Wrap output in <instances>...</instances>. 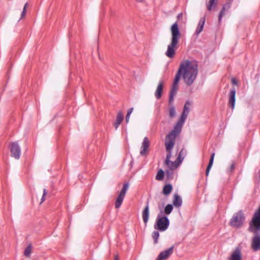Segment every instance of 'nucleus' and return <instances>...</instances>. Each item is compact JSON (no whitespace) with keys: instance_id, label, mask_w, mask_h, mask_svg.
<instances>
[{"instance_id":"nucleus-22","label":"nucleus","mask_w":260,"mask_h":260,"mask_svg":"<svg viewBox=\"0 0 260 260\" xmlns=\"http://www.w3.org/2000/svg\"><path fill=\"white\" fill-rule=\"evenodd\" d=\"M173 186L171 184L165 185L163 187L162 193L166 195H169L172 191Z\"/></svg>"},{"instance_id":"nucleus-17","label":"nucleus","mask_w":260,"mask_h":260,"mask_svg":"<svg viewBox=\"0 0 260 260\" xmlns=\"http://www.w3.org/2000/svg\"><path fill=\"white\" fill-rule=\"evenodd\" d=\"M182 201L179 194L176 193L174 195L173 204L176 207H179L182 205Z\"/></svg>"},{"instance_id":"nucleus-8","label":"nucleus","mask_w":260,"mask_h":260,"mask_svg":"<svg viewBox=\"0 0 260 260\" xmlns=\"http://www.w3.org/2000/svg\"><path fill=\"white\" fill-rule=\"evenodd\" d=\"M175 137H172V135H167L166 137L165 146L167 154H172V150L175 145Z\"/></svg>"},{"instance_id":"nucleus-35","label":"nucleus","mask_w":260,"mask_h":260,"mask_svg":"<svg viewBox=\"0 0 260 260\" xmlns=\"http://www.w3.org/2000/svg\"><path fill=\"white\" fill-rule=\"evenodd\" d=\"M224 9H225V5L223 6V7L222 8V9L220 12L219 17H218V21L219 22L221 21V18L224 14Z\"/></svg>"},{"instance_id":"nucleus-38","label":"nucleus","mask_w":260,"mask_h":260,"mask_svg":"<svg viewBox=\"0 0 260 260\" xmlns=\"http://www.w3.org/2000/svg\"><path fill=\"white\" fill-rule=\"evenodd\" d=\"M177 18H178V19H182V18H183V13H180L178 14V15H177Z\"/></svg>"},{"instance_id":"nucleus-10","label":"nucleus","mask_w":260,"mask_h":260,"mask_svg":"<svg viewBox=\"0 0 260 260\" xmlns=\"http://www.w3.org/2000/svg\"><path fill=\"white\" fill-rule=\"evenodd\" d=\"M174 246L160 252L155 260H165L169 257L173 252Z\"/></svg>"},{"instance_id":"nucleus-24","label":"nucleus","mask_w":260,"mask_h":260,"mask_svg":"<svg viewBox=\"0 0 260 260\" xmlns=\"http://www.w3.org/2000/svg\"><path fill=\"white\" fill-rule=\"evenodd\" d=\"M191 103L190 102L188 101H186L183 107V110L182 112L183 113L186 114L187 115L188 114L190 111V107L191 106Z\"/></svg>"},{"instance_id":"nucleus-20","label":"nucleus","mask_w":260,"mask_h":260,"mask_svg":"<svg viewBox=\"0 0 260 260\" xmlns=\"http://www.w3.org/2000/svg\"><path fill=\"white\" fill-rule=\"evenodd\" d=\"M214 156H215V152H212L211 155V156H210V160H209V164H208V165L207 166V167L206 168V176H208L209 172H210V169H211V167H212V166L213 165Z\"/></svg>"},{"instance_id":"nucleus-16","label":"nucleus","mask_w":260,"mask_h":260,"mask_svg":"<svg viewBox=\"0 0 260 260\" xmlns=\"http://www.w3.org/2000/svg\"><path fill=\"white\" fill-rule=\"evenodd\" d=\"M124 119L123 115L121 111L118 112L116 116V119L114 123V127L116 129L118 128L119 125L122 122Z\"/></svg>"},{"instance_id":"nucleus-26","label":"nucleus","mask_w":260,"mask_h":260,"mask_svg":"<svg viewBox=\"0 0 260 260\" xmlns=\"http://www.w3.org/2000/svg\"><path fill=\"white\" fill-rule=\"evenodd\" d=\"M174 170L167 169L166 170V176L168 180H172L173 178Z\"/></svg>"},{"instance_id":"nucleus-27","label":"nucleus","mask_w":260,"mask_h":260,"mask_svg":"<svg viewBox=\"0 0 260 260\" xmlns=\"http://www.w3.org/2000/svg\"><path fill=\"white\" fill-rule=\"evenodd\" d=\"M165 172L164 171L160 169L156 175L155 179L157 180H162L164 178Z\"/></svg>"},{"instance_id":"nucleus-43","label":"nucleus","mask_w":260,"mask_h":260,"mask_svg":"<svg viewBox=\"0 0 260 260\" xmlns=\"http://www.w3.org/2000/svg\"><path fill=\"white\" fill-rule=\"evenodd\" d=\"M114 260H119L118 256L117 255H115L114 257Z\"/></svg>"},{"instance_id":"nucleus-21","label":"nucleus","mask_w":260,"mask_h":260,"mask_svg":"<svg viewBox=\"0 0 260 260\" xmlns=\"http://www.w3.org/2000/svg\"><path fill=\"white\" fill-rule=\"evenodd\" d=\"M235 94H236V91L235 89L231 90L230 92V102L231 103V107L232 109V110H234L235 107Z\"/></svg>"},{"instance_id":"nucleus-33","label":"nucleus","mask_w":260,"mask_h":260,"mask_svg":"<svg viewBox=\"0 0 260 260\" xmlns=\"http://www.w3.org/2000/svg\"><path fill=\"white\" fill-rule=\"evenodd\" d=\"M216 5L215 0H209L207 4V9L210 11L212 7H215Z\"/></svg>"},{"instance_id":"nucleus-32","label":"nucleus","mask_w":260,"mask_h":260,"mask_svg":"<svg viewBox=\"0 0 260 260\" xmlns=\"http://www.w3.org/2000/svg\"><path fill=\"white\" fill-rule=\"evenodd\" d=\"M178 89H179L178 85L173 84L172 85L170 93H174V94H176Z\"/></svg>"},{"instance_id":"nucleus-44","label":"nucleus","mask_w":260,"mask_h":260,"mask_svg":"<svg viewBox=\"0 0 260 260\" xmlns=\"http://www.w3.org/2000/svg\"><path fill=\"white\" fill-rule=\"evenodd\" d=\"M231 168L232 170H233L234 169V164H232L231 166Z\"/></svg>"},{"instance_id":"nucleus-18","label":"nucleus","mask_w":260,"mask_h":260,"mask_svg":"<svg viewBox=\"0 0 260 260\" xmlns=\"http://www.w3.org/2000/svg\"><path fill=\"white\" fill-rule=\"evenodd\" d=\"M205 22V18L202 17L199 20V22L198 23V26L197 27L196 30V34L199 35L200 33L201 32V31L203 30L204 28V25Z\"/></svg>"},{"instance_id":"nucleus-34","label":"nucleus","mask_w":260,"mask_h":260,"mask_svg":"<svg viewBox=\"0 0 260 260\" xmlns=\"http://www.w3.org/2000/svg\"><path fill=\"white\" fill-rule=\"evenodd\" d=\"M176 95L174 93H170V94H169V105H171L172 106H173V103L174 102V96Z\"/></svg>"},{"instance_id":"nucleus-28","label":"nucleus","mask_w":260,"mask_h":260,"mask_svg":"<svg viewBox=\"0 0 260 260\" xmlns=\"http://www.w3.org/2000/svg\"><path fill=\"white\" fill-rule=\"evenodd\" d=\"M159 237V233L157 231H154L152 234V237L153 239V243L154 244H156L158 243V239Z\"/></svg>"},{"instance_id":"nucleus-2","label":"nucleus","mask_w":260,"mask_h":260,"mask_svg":"<svg viewBox=\"0 0 260 260\" xmlns=\"http://www.w3.org/2000/svg\"><path fill=\"white\" fill-rule=\"evenodd\" d=\"M171 43L168 46L165 54L167 57L172 58L174 57L176 50L178 48L179 39L181 38V33L177 22L171 26Z\"/></svg>"},{"instance_id":"nucleus-4","label":"nucleus","mask_w":260,"mask_h":260,"mask_svg":"<svg viewBox=\"0 0 260 260\" xmlns=\"http://www.w3.org/2000/svg\"><path fill=\"white\" fill-rule=\"evenodd\" d=\"M169 224L170 221L167 216L160 217L158 215L154 228L156 230L162 232L166 231L168 228Z\"/></svg>"},{"instance_id":"nucleus-11","label":"nucleus","mask_w":260,"mask_h":260,"mask_svg":"<svg viewBox=\"0 0 260 260\" xmlns=\"http://www.w3.org/2000/svg\"><path fill=\"white\" fill-rule=\"evenodd\" d=\"M171 155L170 154H167L165 164L168 166L169 169L175 170L180 165V163L176 160L175 161L170 160Z\"/></svg>"},{"instance_id":"nucleus-31","label":"nucleus","mask_w":260,"mask_h":260,"mask_svg":"<svg viewBox=\"0 0 260 260\" xmlns=\"http://www.w3.org/2000/svg\"><path fill=\"white\" fill-rule=\"evenodd\" d=\"M188 115L182 113L181 115L179 118V119L177 121V122H179V123L183 125L185 120L187 117Z\"/></svg>"},{"instance_id":"nucleus-15","label":"nucleus","mask_w":260,"mask_h":260,"mask_svg":"<svg viewBox=\"0 0 260 260\" xmlns=\"http://www.w3.org/2000/svg\"><path fill=\"white\" fill-rule=\"evenodd\" d=\"M230 260H242V254L239 248H237L231 254Z\"/></svg>"},{"instance_id":"nucleus-3","label":"nucleus","mask_w":260,"mask_h":260,"mask_svg":"<svg viewBox=\"0 0 260 260\" xmlns=\"http://www.w3.org/2000/svg\"><path fill=\"white\" fill-rule=\"evenodd\" d=\"M260 230V206L254 213L251 221L249 223V230L256 233Z\"/></svg>"},{"instance_id":"nucleus-23","label":"nucleus","mask_w":260,"mask_h":260,"mask_svg":"<svg viewBox=\"0 0 260 260\" xmlns=\"http://www.w3.org/2000/svg\"><path fill=\"white\" fill-rule=\"evenodd\" d=\"M185 154H186V150H184V148H182L181 150V151H180V153H179V155H178V157H177V158L176 159V160L180 164H181L182 162V161H183V160L184 159V155H185Z\"/></svg>"},{"instance_id":"nucleus-9","label":"nucleus","mask_w":260,"mask_h":260,"mask_svg":"<svg viewBox=\"0 0 260 260\" xmlns=\"http://www.w3.org/2000/svg\"><path fill=\"white\" fill-rule=\"evenodd\" d=\"M251 247L254 251L260 249V235L257 233L252 238Z\"/></svg>"},{"instance_id":"nucleus-6","label":"nucleus","mask_w":260,"mask_h":260,"mask_svg":"<svg viewBox=\"0 0 260 260\" xmlns=\"http://www.w3.org/2000/svg\"><path fill=\"white\" fill-rule=\"evenodd\" d=\"M244 219L243 213L239 212L232 218L230 221V224L234 227L239 228L243 224Z\"/></svg>"},{"instance_id":"nucleus-39","label":"nucleus","mask_w":260,"mask_h":260,"mask_svg":"<svg viewBox=\"0 0 260 260\" xmlns=\"http://www.w3.org/2000/svg\"><path fill=\"white\" fill-rule=\"evenodd\" d=\"M232 82L234 85H237V83H238L237 81L236 80V79L235 78L232 79Z\"/></svg>"},{"instance_id":"nucleus-25","label":"nucleus","mask_w":260,"mask_h":260,"mask_svg":"<svg viewBox=\"0 0 260 260\" xmlns=\"http://www.w3.org/2000/svg\"><path fill=\"white\" fill-rule=\"evenodd\" d=\"M31 250H32V245L31 244H29L25 248L24 251V255L27 257H29L30 256V253L31 252Z\"/></svg>"},{"instance_id":"nucleus-41","label":"nucleus","mask_w":260,"mask_h":260,"mask_svg":"<svg viewBox=\"0 0 260 260\" xmlns=\"http://www.w3.org/2000/svg\"><path fill=\"white\" fill-rule=\"evenodd\" d=\"M131 115L126 114V117H125V121L126 123H128L129 121V117Z\"/></svg>"},{"instance_id":"nucleus-29","label":"nucleus","mask_w":260,"mask_h":260,"mask_svg":"<svg viewBox=\"0 0 260 260\" xmlns=\"http://www.w3.org/2000/svg\"><path fill=\"white\" fill-rule=\"evenodd\" d=\"M169 117L171 118H174L176 115V110L174 106H171L169 108Z\"/></svg>"},{"instance_id":"nucleus-13","label":"nucleus","mask_w":260,"mask_h":260,"mask_svg":"<svg viewBox=\"0 0 260 260\" xmlns=\"http://www.w3.org/2000/svg\"><path fill=\"white\" fill-rule=\"evenodd\" d=\"M183 125L177 122L176 123L174 128L168 134L172 135V136L175 138L181 132Z\"/></svg>"},{"instance_id":"nucleus-42","label":"nucleus","mask_w":260,"mask_h":260,"mask_svg":"<svg viewBox=\"0 0 260 260\" xmlns=\"http://www.w3.org/2000/svg\"><path fill=\"white\" fill-rule=\"evenodd\" d=\"M149 200H148L146 202V206L145 207H148V208H149Z\"/></svg>"},{"instance_id":"nucleus-36","label":"nucleus","mask_w":260,"mask_h":260,"mask_svg":"<svg viewBox=\"0 0 260 260\" xmlns=\"http://www.w3.org/2000/svg\"><path fill=\"white\" fill-rule=\"evenodd\" d=\"M27 6V3H26L24 5V8L23 9V11L21 13V18L23 17L25 15Z\"/></svg>"},{"instance_id":"nucleus-40","label":"nucleus","mask_w":260,"mask_h":260,"mask_svg":"<svg viewBox=\"0 0 260 260\" xmlns=\"http://www.w3.org/2000/svg\"><path fill=\"white\" fill-rule=\"evenodd\" d=\"M133 108H129L127 111V114L131 115L133 111Z\"/></svg>"},{"instance_id":"nucleus-19","label":"nucleus","mask_w":260,"mask_h":260,"mask_svg":"<svg viewBox=\"0 0 260 260\" xmlns=\"http://www.w3.org/2000/svg\"><path fill=\"white\" fill-rule=\"evenodd\" d=\"M149 216V211L148 207H145L142 212V217L144 222L145 224H147Z\"/></svg>"},{"instance_id":"nucleus-7","label":"nucleus","mask_w":260,"mask_h":260,"mask_svg":"<svg viewBox=\"0 0 260 260\" xmlns=\"http://www.w3.org/2000/svg\"><path fill=\"white\" fill-rule=\"evenodd\" d=\"M9 148L11 156L16 159H19L21 154V148L18 143L17 142L11 143Z\"/></svg>"},{"instance_id":"nucleus-14","label":"nucleus","mask_w":260,"mask_h":260,"mask_svg":"<svg viewBox=\"0 0 260 260\" xmlns=\"http://www.w3.org/2000/svg\"><path fill=\"white\" fill-rule=\"evenodd\" d=\"M164 87V81L163 80L159 81L156 91L155 92V96L156 99L159 100L162 96V93Z\"/></svg>"},{"instance_id":"nucleus-1","label":"nucleus","mask_w":260,"mask_h":260,"mask_svg":"<svg viewBox=\"0 0 260 260\" xmlns=\"http://www.w3.org/2000/svg\"><path fill=\"white\" fill-rule=\"evenodd\" d=\"M198 73V64L196 60H184L181 62L173 84L178 85L180 76L185 84L190 86L195 81Z\"/></svg>"},{"instance_id":"nucleus-12","label":"nucleus","mask_w":260,"mask_h":260,"mask_svg":"<svg viewBox=\"0 0 260 260\" xmlns=\"http://www.w3.org/2000/svg\"><path fill=\"white\" fill-rule=\"evenodd\" d=\"M150 146V142L147 137H145L142 142V145L140 151V154L142 156H144L146 154L147 151Z\"/></svg>"},{"instance_id":"nucleus-5","label":"nucleus","mask_w":260,"mask_h":260,"mask_svg":"<svg viewBox=\"0 0 260 260\" xmlns=\"http://www.w3.org/2000/svg\"><path fill=\"white\" fill-rule=\"evenodd\" d=\"M128 187L129 183L128 182L123 184L122 188L121 190L119 195L118 196L115 203V208L116 209L119 208L121 206L125 196L126 192L128 189Z\"/></svg>"},{"instance_id":"nucleus-37","label":"nucleus","mask_w":260,"mask_h":260,"mask_svg":"<svg viewBox=\"0 0 260 260\" xmlns=\"http://www.w3.org/2000/svg\"><path fill=\"white\" fill-rule=\"evenodd\" d=\"M47 194V190L46 189H44L43 194L42 197L41 198V203H43L45 201V197L46 196Z\"/></svg>"},{"instance_id":"nucleus-30","label":"nucleus","mask_w":260,"mask_h":260,"mask_svg":"<svg viewBox=\"0 0 260 260\" xmlns=\"http://www.w3.org/2000/svg\"><path fill=\"white\" fill-rule=\"evenodd\" d=\"M173 209V205L172 204H168L165 208L164 212L165 214L169 215L172 212Z\"/></svg>"}]
</instances>
